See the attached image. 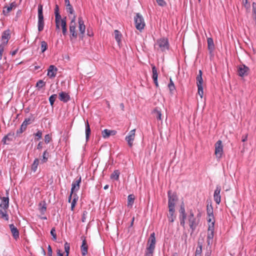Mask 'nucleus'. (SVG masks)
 <instances>
[{
  "instance_id": "f257e3e1",
  "label": "nucleus",
  "mask_w": 256,
  "mask_h": 256,
  "mask_svg": "<svg viewBox=\"0 0 256 256\" xmlns=\"http://www.w3.org/2000/svg\"><path fill=\"white\" fill-rule=\"evenodd\" d=\"M9 206L8 197L0 196V218L5 220H8L9 217L7 210Z\"/></svg>"
},
{
  "instance_id": "f03ea898",
  "label": "nucleus",
  "mask_w": 256,
  "mask_h": 256,
  "mask_svg": "<svg viewBox=\"0 0 256 256\" xmlns=\"http://www.w3.org/2000/svg\"><path fill=\"white\" fill-rule=\"evenodd\" d=\"M156 240L155 233H152L148 241V246L146 247L144 256H153L155 249Z\"/></svg>"
},
{
  "instance_id": "7ed1b4c3",
  "label": "nucleus",
  "mask_w": 256,
  "mask_h": 256,
  "mask_svg": "<svg viewBox=\"0 0 256 256\" xmlns=\"http://www.w3.org/2000/svg\"><path fill=\"white\" fill-rule=\"evenodd\" d=\"M38 30L39 32L44 30V18L43 14V6L42 4H39L38 8Z\"/></svg>"
},
{
  "instance_id": "20e7f679",
  "label": "nucleus",
  "mask_w": 256,
  "mask_h": 256,
  "mask_svg": "<svg viewBox=\"0 0 256 256\" xmlns=\"http://www.w3.org/2000/svg\"><path fill=\"white\" fill-rule=\"evenodd\" d=\"M155 46H158V49L162 52H165L168 50L170 44L167 38H162L158 39L155 44Z\"/></svg>"
},
{
  "instance_id": "39448f33",
  "label": "nucleus",
  "mask_w": 256,
  "mask_h": 256,
  "mask_svg": "<svg viewBox=\"0 0 256 256\" xmlns=\"http://www.w3.org/2000/svg\"><path fill=\"white\" fill-rule=\"evenodd\" d=\"M168 211L172 212L175 210L176 202L178 200V196L176 193L172 194L170 191L168 192Z\"/></svg>"
},
{
  "instance_id": "423d86ee",
  "label": "nucleus",
  "mask_w": 256,
  "mask_h": 256,
  "mask_svg": "<svg viewBox=\"0 0 256 256\" xmlns=\"http://www.w3.org/2000/svg\"><path fill=\"white\" fill-rule=\"evenodd\" d=\"M188 221L190 228L192 230V232H194L199 224V220L194 217V213L192 210H190Z\"/></svg>"
},
{
  "instance_id": "0eeeda50",
  "label": "nucleus",
  "mask_w": 256,
  "mask_h": 256,
  "mask_svg": "<svg viewBox=\"0 0 256 256\" xmlns=\"http://www.w3.org/2000/svg\"><path fill=\"white\" fill-rule=\"evenodd\" d=\"M34 120V118L32 116L31 117L28 118H25L22 124L20 126V128L17 130L16 132V136H18L20 134H22L24 131L26 129L27 126L28 124H32Z\"/></svg>"
},
{
  "instance_id": "6e6552de",
  "label": "nucleus",
  "mask_w": 256,
  "mask_h": 256,
  "mask_svg": "<svg viewBox=\"0 0 256 256\" xmlns=\"http://www.w3.org/2000/svg\"><path fill=\"white\" fill-rule=\"evenodd\" d=\"M134 19L135 26L136 29L140 30L144 29L145 26V23L142 16L139 13H137Z\"/></svg>"
},
{
  "instance_id": "1a4fd4ad",
  "label": "nucleus",
  "mask_w": 256,
  "mask_h": 256,
  "mask_svg": "<svg viewBox=\"0 0 256 256\" xmlns=\"http://www.w3.org/2000/svg\"><path fill=\"white\" fill-rule=\"evenodd\" d=\"M76 16L74 15V16L71 20L70 24V38H76L78 34L76 30Z\"/></svg>"
},
{
  "instance_id": "9d476101",
  "label": "nucleus",
  "mask_w": 256,
  "mask_h": 256,
  "mask_svg": "<svg viewBox=\"0 0 256 256\" xmlns=\"http://www.w3.org/2000/svg\"><path fill=\"white\" fill-rule=\"evenodd\" d=\"M215 154L217 158H220L223 154V146L222 141L218 140L215 144Z\"/></svg>"
},
{
  "instance_id": "9b49d317",
  "label": "nucleus",
  "mask_w": 256,
  "mask_h": 256,
  "mask_svg": "<svg viewBox=\"0 0 256 256\" xmlns=\"http://www.w3.org/2000/svg\"><path fill=\"white\" fill-rule=\"evenodd\" d=\"M250 68L244 64L240 65L238 70V75L243 77L248 74Z\"/></svg>"
},
{
  "instance_id": "f8f14e48",
  "label": "nucleus",
  "mask_w": 256,
  "mask_h": 256,
  "mask_svg": "<svg viewBox=\"0 0 256 256\" xmlns=\"http://www.w3.org/2000/svg\"><path fill=\"white\" fill-rule=\"evenodd\" d=\"M18 5L16 2H14L10 4V6H6L3 8L2 14L4 16H8L10 14V12L12 10L13 8H15L17 7Z\"/></svg>"
},
{
  "instance_id": "ddd939ff",
  "label": "nucleus",
  "mask_w": 256,
  "mask_h": 256,
  "mask_svg": "<svg viewBox=\"0 0 256 256\" xmlns=\"http://www.w3.org/2000/svg\"><path fill=\"white\" fill-rule=\"evenodd\" d=\"M135 132H136V129L132 130H130L128 136H127L125 140L127 142L128 146L132 148L133 146V142L135 138Z\"/></svg>"
},
{
  "instance_id": "4468645a",
  "label": "nucleus",
  "mask_w": 256,
  "mask_h": 256,
  "mask_svg": "<svg viewBox=\"0 0 256 256\" xmlns=\"http://www.w3.org/2000/svg\"><path fill=\"white\" fill-rule=\"evenodd\" d=\"M82 240V244L80 246V250L82 256H85L88 254V245L86 240V237L82 236L80 237Z\"/></svg>"
},
{
  "instance_id": "2eb2a0df",
  "label": "nucleus",
  "mask_w": 256,
  "mask_h": 256,
  "mask_svg": "<svg viewBox=\"0 0 256 256\" xmlns=\"http://www.w3.org/2000/svg\"><path fill=\"white\" fill-rule=\"evenodd\" d=\"M10 30H4L2 34V42L0 44V46H5L8 44V41L10 39Z\"/></svg>"
},
{
  "instance_id": "dca6fc26",
  "label": "nucleus",
  "mask_w": 256,
  "mask_h": 256,
  "mask_svg": "<svg viewBox=\"0 0 256 256\" xmlns=\"http://www.w3.org/2000/svg\"><path fill=\"white\" fill-rule=\"evenodd\" d=\"M81 182V176L77 178L76 180H74L72 184L71 188V195L74 194V192H77L79 190L80 188V183Z\"/></svg>"
},
{
  "instance_id": "f3484780",
  "label": "nucleus",
  "mask_w": 256,
  "mask_h": 256,
  "mask_svg": "<svg viewBox=\"0 0 256 256\" xmlns=\"http://www.w3.org/2000/svg\"><path fill=\"white\" fill-rule=\"evenodd\" d=\"M78 28H79V30L80 32V36L82 38L84 37V34L85 32L86 26L84 24V22L82 16L78 17Z\"/></svg>"
},
{
  "instance_id": "a211bd4d",
  "label": "nucleus",
  "mask_w": 256,
  "mask_h": 256,
  "mask_svg": "<svg viewBox=\"0 0 256 256\" xmlns=\"http://www.w3.org/2000/svg\"><path fill=\"white\" fill-rule=\"evenodd\" d=\"M221 191V187L220 186H216V189L214 190V200L217 204H220L221 200V196L220 192Z\"/></svg>"
},
{
  "instance_id": "6ab92c4d",
  "label": "nucleus",
  "mask_w": 256,
  "mask_h": 256,
  "mask_svg": "<svg viewBox=\"0 0 256 256\" xmlns=\"http://www.w3.org/2000/svg\"><path fill=\"white\" fill-rule=\"evenodd\" d=\"M206 213L207 215L208 216V222H210L212 220H214V216L213 214V208L212 204L207 205L206 206Z\"/></svg>"
},
{
  "instance_id": "aec40b11",
  "label": "nucleus",
  "mask_w": 256,
  "mask_h": 256,
  "mask_svg": "<svg viewBox=\"0 0 256 256\" xmlns=\"http://www.w3.org/2000/svg\"><path fill=\"white\" fill-rule=\"evenodd\" d=\"M9 227L14 238L15 240L18 238L20 236V232L14 226V224H10L9 225Z\"/></svg>"
},
{
  "instance_id": "412c9836",
  "label": "nucleus",
  "mask_w": 256,
  "mask_h": 256,
  "mask_svg": "<svg viewBox=\"0 0 256 256\" xmlns=\"http://www.w3.org/2000/svg\"><path fill=\"white\" fill-rule=\"evenodd\" d=\"M57 70V68L54 66L50 65L48 69V75L51 78L55 77Z\"/></svg>"
},
{
  "instance_id": "4be33fe9",
  "label": "nucleus",
  "mask_w": 256,
  "mask_h": 256,
  "mask_svg": "<svg viewBox=\"0 0 256 256\" xmlns=\"http://www.w3.org/2000/svg\"><path fill=\"white\" fill-rule=\"evenodd\" d=\"M70 95L64 92H62L59 94V99L60 101L66 102L70 100Z\"/></svg>"
},
{
  "instance_id": "5701e85b",
  "label": "nucleus",
  "mask_w": 256,
  "mask_h": 256,
  "mask_svg": "<svg viewBox=\"0 0 256 256\" xmlns=\"http://www.w3.org/2000/svg\"><path fill=\"white\" fill-rule=\"evenodd\" d=\"M61 28L62 30V33L64 36L68 34L67 27H66V17L65 16L62 18V20L61 22Z\"/></svg>"
},
{
  "instance_id": "b1692460",
  "label": "nucleus",
  "mask_w": 256,
  "mask_h": 256,
  "mask_svg": "<svg viewBox=\"0 0 256 256\" xmlns=\"http://www.w3.org/2000/svg\"><path fill=\"white\" fill-rule=\"evenodd\" d=\"M102 136L104 138H108L110 136H114L116 134V132L114 130H109L105 129L102 131Z\"/></svg>"
},
{
  "instance_id": "393cba45",
  "label": "nucleus",
  "mask_w": 256,
  "mask_h": 256,
  "mask_svg": "<svg viewBox=\"0 0 256 256\" xmlns=\"http://www.w3.org/2000/svg\"><path fill=\"white\" fill-rule=\"evenodd\" d=\"M14 135V132L8 133V134H7V135H6L3 138L2 142L4 144H8L6 143V141L11 142L13 140Z\"/></svg>"
},
{
  "instance_id": "a878e982",
  "label": "nucleus",
  "mask_w": 256,
  "mask_h": 256,
  "mask_svg": "<svg viewBox=\"0 0 256 256\" xmlns=\"http://www.w3.org/2000/svg\"><path fill=\"white\" fill-rule=\"evenodd\" d=\"M38 210L42 215L45 214L46 210V201L43 200L39 203Z\"/></svg>"
},
{
  "instance_id": "bb28decb",
  "label": "nucleus",
  "mask_w": 256,
  "mask_h": 256,
  "mask_svg": "<svg viewBox=\"0 0 256 256\" xmlns=\"http://www.w3.org/2000/svg\"><path fill=\"white\" fill-rule=\"evenodd\" d=\"M208 42V48L211 54L213 52L214 48V44L213 39L211 38H208L207 39Z\"/></svg>"
},
{
  "instance_id": "cd10ccee",
  "label": "nucleus",
  "mask_w": 256,
  "mask_h": 256,
  "mask_svg": "<svg viewBox=\"0 0 256 256\" xmlns=\"http://www.w3.org/2000/svg\"><path fill=\"white\" fill-rule=\"evenodd\" d=\"M86 125V140L88 141L89 140L90 136V128L88 124V120H87L85 124Z\"/></svg>"
},
{
  "instance_id": "c85d7f7f",
  "label": "nucleus",
  "mask_w": 256,
  "mask_h": 256,
  "mask_svg": "<svg viewBox=\"0 0 256 256\" xmlns=\"http://www.w3.org/2000/svg\"><path fill=\"white\" fill-rule=\"evenodd\" d=\"M202 70H199L198 74L197 75L196 78V85H202L203 84V79L202 78Z\"/></svg>"
},
{
  "instance_id": "c756f323",
  "label": "nucleus",
  "mask_w": 256,
  "mask_h": 256,
  "mask_svg": "<svg viewBox=\"0 0 256 256\" xmlns=\"http://www.w3.org/2000/svg\"><path fill=\"white\" fill-rule=\"evenodd\" d=\"M179 212H180L179 217H183V216L186 217V213L185 208H184V204L183 202L180 204Z\"/></svg>"
},
{
  "instance_id": "7c9ffc66",
  "label": "nucleus",
  "mask_w": 256,
  "mask_h": 256,
  "mask_svg": "<svg viewBox=\"0 0 256 256\" xmlns=\"http://www.w3.org/2000/svg\"><path fill=\"white\" fill-rule=\"evenodd\" d=\"M135 199L134 196V194H130L128 197V206H132L134 203Z\"/></svg>"
},
{
  "instance_id": "2f4dec72",
  "label": "nucleus",
  "mask_w": 256,
  "mask_h": 256,
  "mask_svg": "<svg viewBox=\"0 0 256 256\" xmlns=\"http://www.w3.org/2000/svg\"><path fill=\"white\" fill-rule=\"evenodd\" d=\"M214 235V232H208L206 242L208 246H210L212 244Z\"/></svg>"
},
{
  "instance_id": "473e14b6",
  "label": "nucleus",
  "mask_w": 256,
  "mask_h": 256,
  "mask_svg": "<svg viewBox=\"0 0 256 256\" xmlns=\"http://www.w3.org/2000/svg\"><path fill=\"white\" fill-rule=\"evenodd\" d=\"M38 164H39L38 158H35L33 162V164H32V166H31L32 170L34 172H36L37 170Z\"/></svg>"
},
{
  "instance_id": "72a5a7b5",
  "label": "nucleus",
  "mask_w": 256,
  "mask_h": 256,
  "mask_svg": "<svg viewBox=\"0 0 256 256\" xmlns=\"http://www.w3.org/2000/svg\"><path fill=\"white\" fill-rule=\"evenodd\" d=\"M114 38L118 44H120L121 40L122 34L118 30H115L114 31Z\"/></svg>"
},
{
  "instance_id": "f704fd0d",
  "label": "nucleus",
  "mask_w": 256,
  "mask_h": 256,
  "mask_svg": "<svg viewBox=\"0 0 256 256\" xmlns=\"http://www.w3.org/2000/svg\"><path fill=\"white\" fill-rule=\"evenodd\" d=\"M202 244L198 243V246L196 248L194 256H202Z\"/></svg>"
},
{
  "instance_id": "c9c22d12",
  "label": "nucleus",
  "mask_w": 256,
  "mask_h": 256,
  "mask_svg": "<svg viewBox=\"0 0 256 256\" xmlns=\"http://www.w3.org/2000/svg\"><path fill=\"white\" fill-rule=\"evenodd\" d=\"M49 156V154L48 152V150H46L42 154V158L41 160L42 163H46L48 162V158Z\"/></svg>"
},
{
  "instance_id": "e433bc0d",
  "label": "nucleus",
  "mask_w": 256,
  "mask_h": 256,
  "mask_svg": "<svg viewBox=\"0 0 256 256\" xmlns=\"http://www.w3.org/2000/svg\"><path fill=\"white\" fill-rule=\"evenodd\" d=\"M152 78L154 80H158V73L156 67L154 65H152Z\"/></svg>"
},
{
  "instance_id": "4c0bfd02",
  "label": "nucleus",
  "mask_w": 256,
  "mask_h": 256,
  "mask_svg": "<svg viewBox=\"0 0 256 256\" xmlns=\"http://www.w3.org/2000/svg\"><path fill=\"white\" fill-rule=\"evenodd\" d=\"M120 174V172H119V170H115L113 172V173L111 174L110 178L118 180L119 178Z\"/></svg>"
},
{
  "instance_id": "58836bf2",
  "label": "nucleus",
  "mask_w": 256,
  "mask_h": 256,
  "mask_svg": "<svg viewBox=\"0 0 256 256\" xmlns=\"http://www.w3.org/2000/svg\"><path fill=\"white\" fill-rule=\"evenodd\" d=\"M174 212H175V210H174L172 212L169 211V215L168 216V217L169 222H174L176 218V216L174 215Z\"/></svg>"
},
{
  "instance_id": "ea45409f",
  "label": "nucleus",
  "mask_w": 256,
  "mask_h": 256,
  "mask_svg": "<svg viewBox=\"0 0 256 256\" xmlns=\"http://www.w3.org/2000/svg\"><path fill=\"white\" fill-rule=\"evenodd\" d=\"M33 135L35 137V140H39L42 138V130H37V132L36 133L34 134Z\"/></svg>"
},
{
  "instance_id": "a19ab883",
  "label": "nucleus",
  "mask_w": 256,
  "mask_h": 256,
  "mask_svg": "<svg viewBox=\"0 0 256 256\" xmlns=\"http://www.w3.org/2000/svg\"><path fill=\"white\" fill-rule=\"evenodd\" d=\"M168 87L169 88L170 92L171 94H173V92L175 90L176 88H175L174 83L172 82V78H170V82L169 84H168Z\"/></svg>"
},
{
  "instance_id": "79ce46f5",
  "label": "nucleus",
  "mask_w": 256,
  "mask_h": 256,
  "mask_svg": "<svg viewBox=\"0 0 256 256\" xmlns=\"http://www.w3.org/2000/svg\"><path fill=\"white\" fill-rule=\"evenodd\" d=\"M40 49L42 52H44L48 49V44L45 41L41 42Z\"/></svg>"
},
{
  "instance_id": "37998d69",
  "label": "nucleus",
  "mask_w": 256,
  "mask_h": 256,
  "mask_svg": "<svg viewBox=\"0 0 256 256\" xmlns=\"http://www.w3.org/2000/svg\"><path fill=\"white\" fill-rule=\"evenodd\" d=\"M46 82H44L42 80H39L36 84V87L38 88V90H40L44 86H46Z\"/></svg>"
},
{
  "instance_id": "c03bdc74",
  "label": "nucleus",
  "mask_w": 256,
  "mask_h": 256,
  "mask_svg": "<svg viewBox=\"0 0 256 256\" xmlns=\"http://www.w3.org/2000/svg\"><path fill=\"white\" fill-rule=\"evenodd\" d=\"M57 98V95L56 94H52L49 98V101L51 106H53L54 102Z\"/></svg>"
},
{
  "instance_id": "a18cd8bd",
  "label": "nucleus",
  "mask_w": 256,
  "mask_h": 256,
  "mask_svg": "<svg viewBox=\"0 0 256 256\" xmlns=\"http://www.w3.org/2000/svg\"><path fill=\"white\" fill-rule=\"evenodd\" d=\"M198 86V93L201 98H202L204 92L202 85H197Z\"/></svg>"
},
{
  "instance_id": "49530a36",
  "label": "nucleus",
  "mask_w": 256,
  "mask_h": 256,
  "mask_svg": "<svg viewBox=\"0 0 256 256\" xmlns=\"http://www.w3.org/2000/svg\"><path fill=\"white\" fill-rule=\"evenodd\" d=\"M154 112L156 114V117L158 120H162V114L160 110L156 108L154 110Z\"/></svg>"
},
{
  "instance_id": "de8ad7c7",
  "label": "nucleus",
  "mask_w": 256,
  "mask_h": 256,
  "mask_svg": "<svg viewBox=\"0 0 256 256\" xmlns=\"http://www.w3.org/2000/svg\"><path fill=\"white\" fill-rule=\"evenodd\" d=\"M210 224L209 225L208 228V232H214V225L215 221L214 220H212Z\"/></svg>"
},
{
  "instance_id": "09e8293b",
  "label": "nucleus",
  "mask_w": 256,
  "mask_h": 256,
  "mask_svg": "<svg viewBox=\"0 0 256 256\" xmlns=\"http://www.w3.org/2000/svg\"><path fill=\"white\" fill-rule=\"evenodd\" d=\"M50 234L52 236L53 240L55 241L56 240V228L54 227L52 228L50 230Z\"/></svg>"
},
{
  "instance_id": "8fccbe9b",
  "label": "nucleus",
  "mask_w": 256,
  "mask_h": 256,
  "mask_svg": "<svg viewBox=\"0 0 256 256\" xmlns=\"http://www.w3.org/2000/svg\"><path fill=\"white\" fill-rule=\"evenodd\" d=\"M66 10L68 12H69L70 14H74V10L72 6L70 4H68V6H66Z\"/></svg>"
},
{
  "instance_id": "3c124183",
  "label": "nucleus",
  "mask_w": 256,
  "mask_h": 256,
  "mask_svg": "<svg viewBox=\"0 0 256 256\" xmlns=\"http://www.w3.org/2000/svg\"><path fill=\"white\" fill-rule=\"evenodd\" d=\"M52 140V135L47 134L44 136V142L46 144H48Z\"/></svg>"
},
{
  "instance_id": "603ef678",
  "label": "nucleus",
  "mask_w": 256,
  "mask_h": 256,
  "mask_svg": "<svg viewBox=\"0 0 256 256\" xmlns=\"http://www.w3.org/2000/svg\"><path fill=\"white\" fill-rule=\"evenodd\" d=\"M62 20V16H55V22H56V25H61V22Z\"/></svg>"
},
{
  "instance_id": "864d4df0",
  "label": "nucleus",
  "mask_w": 256,
  "mask_h": 256,
  "mask_svg": "<svg viewBox=\"0 0 256 256\" xmlns=\"http://www.w3.org/2000/svg\"><path fill=\"white\" fill-rule=\"evenodd\" d=\"M54 14L55 16H60V14L59 12V7L58 4H56L54 8Z\"/></svg>"
},
{
  "instance_id": "5fc2aeb1",
  "label": "nucleus",
  "mask_w": 256,
  "mask_h": 256,
  "mask_svg": "<svg viewBox=\"0 0 256 256\" xmlns=\"http://www.w3.org/2000/svg\"><path fill=\"white\" fill-rule=\"evenodd\" d=\"M64 250L66 253H69L70 250V244L68 242H66L64 244Z\"/></svg>"
},
{
  "instance_id": "6e6d98bb",
  "label": "nucleus",
  "mask_w": 256,
  "mask_h": 256,
  "mask_svg": "<svg viewBox=\"0 0 256 256\" xmlns=\"http://www.w3.org/2000/svg\"><path fill=\"white\" fill-rule=\"evenodd\" d=\"M186 217H179L180 222V224L184 228L185 227V220H186Z\"/></svg>"
},
{
  "instance_id": "4d7b16f0",
  "label": "nucleus",
  "mask_w": 256,
  "mask_h": 256,
  "mask_svg": "<svg viewBox=\"0 0 256 256\" xmlns=\"http://www.w3.org/2000/svg\"><path fill=\"white\" fill-rule=\"evenodd\" d=\"M156 2L158 4L161 6H164L166 4L164 0H156Z\"/></svg>"
},
{
  "instance_id": "13d9d810",
  "label": "nucleus",
  "mask_w": 256,
  "mask_h": 256,
  "mask_svg": "<svg viewBox=\"0 0 256 256\" xmlns=\"http://www.w3.org/2000/svg\"><path fill=\"white\" fill-rule=\"evenodd\" d=\"M76 202H77V201L76 200V199H73L72 202H71V208H71V210L72 211L74 210V207L76 206Z\"/></svg>"
},
{
  "instance_id": "bf43d9fd",
  "label": "nucleus",
  "mask_w": 256,
  "mask_h": 256,
  "mask_svg": "<svg viewBox=\"0 0 256 256\" xmlns=\"http://www.w3.org/2000/svg\"><path fill=\"white\" fill-rule=\"evenodd\" d=\"M48 256H52V247L50 245H48Z\"/></svg>"
},
{
  "instance_id": "052dcab7",
  "label": "nucleus",
  "mask_w": 256,
  "mask_h": 256,
  "mask_svg": "<svg viewBox=\"0 0 256 256\" xmlns=\"http://www.w3.org/2000/svg\"><path fill=\"white\" fill-rule=\"evenodd\" d=\"M4 46H0V60L2 58V53L4 50Z\"/></svg>"
},
{
  "instance_id": "680f3d73",
  "label": "nucleus",
  "mask_w": 256,
  "mask_h": 256,
  "mask_svg": "<svg viewBox=\"0 0 256 256\" xmlns=\"http://www.w3.org/2000/svg\"><path fill=\"white\" fill-rule=\"evenodd\" d=\"M42 145H43V142H40L36 146V149L38 150H40L42 148Z\"/></svg>"
},
{
  "instance_id": "e2e57ef3",
  "label": "nucleus",
  "mask_w": 256,
  "mask_h": 256,
  "mask_svg": "<svg viewBox=\"0 0 256 256\" xmlns=\"http://www.w3.org/2000/svg\"><path fill=\"white\" fill-rule=\"evenodd\" d=\"M22 14V10H19L17 11L16 16V20H17L18 18H19Z\"/></svg>"
},
{
  "instance_id": "0e129e2a",
  "label": "nucleus",
  "mask_w": 256,
  "mask_h": 256,
  "mask_svg": "<svg viewBox=\"0 0 256 256\" xmlns=\"http://www.w3.org/2000/svg\"><path fill=\"white\" fill-rule=\"evenodd\" d=\"M56 254H57V256H63V254L62 252V251L59 250V249H58L56 250Z\"/></svg>"
},
{
  "instance_id": "69168bd1",
  "label": "nucleus",
  "mask_w": 256,
  "mask_h": 256,
  "mask_svg": "<svg viewBox=\"0 0 256 256\" xmlns=\"http://www.w3.org/2000/svg\"><path fill=\"white\" fill-rule=\"evenodd\" d=\"M211 255V251L210 250H208L204 254V256H210Z\"/></svg>"
},
{
  "instance_id": "338daca9",
  "label": "nucleus",
  "mask_w": 256,
  "mask_h": 256,
  "mask_svg": "<svg viewBox=\"0 0 256 256\" xmlns=\"http://www.w3.org/2000/svg\"><path fill=\"white\" fill-rule=\"evenodd\" d=\"M248 136L246 135L245 136H242V142H244L247 140Z\"/></svg>"
},
{
  "instance_id": "774afa93",
  "label": "nucleus",
  "mask_w": 256,
  "mask_h": 256,
  "mask_svg": "<svg viewBox=\"0 0 256 256\" xmlns=\"http://www.w3.org/2000/svg\"><path fill=\"white\" fill-rule=\"evenodd\" d=\"M18 49H16L14 51H12V52H11V54L13 56H14L18 52Z\"/></svg>"
}]
</instances>
